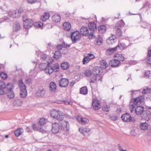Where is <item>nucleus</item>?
<instances>
[{"label": "nucleus", "instance_id": "1", "mask_svg": "<svg viewBox=\"0 0 151 151\" xmlns=\"http://www.w3.org/2000/svg\"><path fill=\"white\" fill-rule=\"evenodd\" d=\"M144 100V96H141L135 99L133 104L130 103L129 108L132 113L134 111V109L135 107V112L137 115H140L144 112V108L143 106H137L142 103Z\"/></svg>", "mask_w": 151, "mask_h": 151}, {"label": "nucleus", "instance_id": "2", "mask_svg": "<svg viewBox=\"0 0 151 151\" xmlns=\"http://www.w3.org/2000/svg\"><path fill=\"white\" fill-rule=\"evenodd\" d=\"M50 115L52 117L59 121L62 120L64 118L63 113L59 110L56 111L55 109L52 110L50 111Z\"/></svg>", "mask_w": 151, "mask_h": 151}, {"label": "nucleus", "instance_id": "3", "mask_svg": "<svg viewBox=\"0 0 151 151\" xmlns=\"http://www.w3.org/2000/svg\"><path fill=\"white\" fill-rule=\"evenodd\" d=\"M19 86L20 89V96L21 98H25L27 95V92L26 86L23 82L22 80H19Z\"/></svg>", "mask_w": 151, "mask_h": 151}, {"label": "nucleus", "instance_id": "4", "mask_svg": "<svg viewBox=\"0 0 151 151\" xmlns=\"http://www.w3.org/2000/svg\"><path fill=\"white\" fill-rule=\"evenodd\" d=\"M23 12V10L20 9L16 10L9 11L8 12V15L11 17L17 18L19 17Z\"/></svg>", "mask_w": 151, "mask_h": 151}, {"label": "nucleus", "instance_id": "5", "mask_svg": "<svg viewBox=\"0 0 151 151\" xmlns=\"http://www.w3.org/2000/svg\"><path fill=\"white\" fill-rule=\"evenodd\" d=\"M23 20L24 22V27L26 29L31 27L33 24L34 22L31 19H27L25 17H23Z\"/></svg>", "mask_w": 151, "mask_h": 151}, {"label": "nucleus", "instance_id": "6", "mask_svg": "<svg viewBox=\"0 0 151 151\" xmlns=\"http://www.w3.org/2000/svg\"><path fill=\"white\" fill-rule=\"evenodd\" d=\"M13 86L11 83H8L6 86V88L7 91V96L10 99L14 97V94L12 91Z\"/></svg>", "mask_w": 151, "mask_h": 151}, {"label": "nucleus", "instance_id": "7", "mask_svg": "<svg viewBox=\"0 0 151 151\" xmlns=\"http://www.w3.org/2000/svg\"><path fill=\"white\" fill-rule=\"evenodd\" d=\"M59 70V66L57 63H56L53 67L48 66V67L46 69V71L48 74L52 73L53 71L57 72Z\"/></svg>", "mask_w": 151, "mask_h": 151}, {"label": "nucleus", "instance_id": "8", "mask_svg": "<svg viewBox=\"0 0 151 151\" xmlns=\"http://www.w3.org/2000/svg\"><path fill=\"white\" fill-rule=\"evenodd\" d=\"M121 118L122 120L125 122H134L135 120L132 117L131 115L128 113H126L122 115Z\"/></svg>", "mask_w": 151, "mask_h": 151}, {"label": "nucleus", "instance_id": "9", "mask_svg": "<svg viewBox=\"0 0 151 151\" xmlns=\"http://www.w3.org/2000/svg\"><path fill=\"white\" fill-rule=\"evenodd\" d=\"M95 58L94 56L91 53H88L84 56L83 60V64H87L89 62Z\"/></svg>", "mask_w": 151, "mask_h": 151}, {"label": "nucleus", "instance_id": "10", "mask_svg": "<svg viewBox=\"0 0 151 151\" xmlns=\"http://www.w3.org/2000/svg\"><path fill=\"white\" fill-rule=\"evenodd\" d=\"M80 37L81 35L79 32L76 31L72 33L71 38L73 42H75L79 40Z\"/></svg>", "mask_w": 151, "mask_h": 151}, {"label": "nucleus", "instance_id": "11", "mask_svg": "<svg viewBox=\"0 0 151 151\" xmlns=\"http://www.w3.org/2000/svg\"><path fill=\"white\" fill-rule=\"evenodd\" d=\"M92 106L95 110H99L101 108V105L99 101L96 99L92 101Z\"/></svg>", "mask_w": 151, "mask_h": 151}, {"label": "nucleus", "instance_id": "12", "mask_svg": "<svg viewBox=\"0 0 151 151\" xmlns=\"http://www.w3.org/2000/svg\"><path fill=\"white\" fill-rule=\"evenodd\" d=\"M60 129V126L59 124L56 122L53 123L52 124V131L54 134L58 133Z\"/></svg>", "mask_w": 151, "mask_h": 151}, {"label": "nucleus", "instance_id": "13", "mask_svg": "<svg viewBox=\"0 0 151 151\" xmlns=\"http://www.w3.org/2000/svg\"><path fill=\"white\" fill-rule=\"evenodd\" d=\"M102 73V70L101 68L96 67L93 69L92 74L96 76L99 77Z\"/></svg>", "mask_w": 151, "mask_h": 151}, {"label": "nucleus", "instance_id": "14", "mask_svg": "<svg viewBox=\"0 0 151 151\" xmlns=\"http://www.w3.org/2000/svg\"><path fill=\"white\" fill-rule=\"evenodd\" d=\"M68 81L67 79L62 78L60 80L59 82V85L61 87H66L68 85Z\"/></svg>", "mask_w": 151, "mask_h": 151}, {"label": "nucleus", "instance_id": "15", "mask_svg": "<svg viewBox=\"0 0 151 151\" xmlns=\"http://www.w3.org/2000/svg\"><path fill=\"white\" fill-rule=\"evenodd\" d=\"M79 131L83 134L84 136H87L89 135V133L90 132L89 129L84 127L80 128L79 129Z\"/></svg>", "mask_w": 151, "mask_h": 151}, {"label": "nucleus", "instance_id": "16", "mask_svg": "<svg viewBox=\"0 0 151 151\" xmlns=\"http://www.w3.org/2000/svg\"><path fill=\"white\" fill-rule=\"evenodd\" d=\"M6 85L5 83L2 81H0V95H3L5 93Z\"/></svg>", "mask_w": 151, "mask_h": 151}, {"label": "nucleus", "instance_id": "17", "mask_svg": "<svg viewBox=\"0 0 151 151\" xmlns=\"http://www.w3.org/2000/svg\"><path fill=\"white\" fill-rule=\"evenodd\" d=\"M109 65L111 67H117L119 66L120 64V62L116 60L115 58L111 60L109 63Z\"/></svg>", "mask_w": 151, "mask_h": 151}, {"label": "nucleus", "instance_id": "18", "mask_svg": "<svg viewBox=\"0 0 151 151\" xmlns=\"http://www.w3.org/2000/svg\"><path fill=\"white\" fill-rule=\"evenodd\" d=\"M48 66H49V63L48 62H47L46 63H41L39 65V68L41 70H44L45 73L47 74L46 69L48 67Z\"/></svg>", "mask_w": 151, "mask_h": 151}, {"label": "nucleus", "instance_id": "19", "mask_svg": "<svg viewBox=\"0 0 151 151\" xmlns=\"http://www.w3.org/2000/svg\"><path fill=\"white\" fill-rule=\"evenodd\" d=\"M81 34L85 36H88V30L87 27L84 26H83L80 29Z\"/></svg>", "mask_w": 151, "mask_h": 151}, {"label": "nucleus", "instance_id": "20", "mask_svg": "<svg viewBox=\"0 0 151 151\" xmlns=\"http://www.w3.org/2000/svg\"><path fill=\"white\" fill-rule=\"evenodd\" d=\"M49 90L51 92H54L56 90L57 86L55 83L53 82H51L49 84Z\"/></svg>", "mask_w": 151, "mask_h": 151}, {"label": "nucleus", "instance_id": "21", "mask_svg": "<svg viewBox=\"0 0 151 151\" xmlns=\"http://www.w3.org/2000/svg\"><path fill=\"white\" fill-rule=\"evenodd\" d=\"M45 94V90L43 88H40L37 91L36 95L39 97H43Z\"/></svg>", "mask_w": 151, "mask_h": 151}, {"label": "nucleus", "instance_id": "22", "mask_svg": "<svg viewBox=\"0 0 151 151\" xmlns=\"http://www.w3.org/2000/svg\"><path fill=\"white\" fill-rule=\"evenodd\" d=\"M114 58L116 59L120 63L121 62L123 61L124 59V57L122 55L118 54L115 55L114 56Z\"/></svg>", "mask_w": 151, "mask_h": 151}, {"label": "nucleus", "instance_id": "23", "mask_svg": "<svg viewBox=\"0 0 151 151\" xmlns=\"http://www.w3.org/2000/svg\"><path fill=\"white\" fill-rule=\"evenodd\" d=\"M116 39L115 38V36H113L110 37L109 39H107L106 42L108 44L111 45L114 43L116 42Z\"/></svg>", "mask_w": 151, "mask_h": 151}, {"label": "nucleus", "instance_id": "24", "mask_svg": "<svg viewBox=\"0 0 151 151\" xmlns=\"http://www.w3.org/2000/svg\"><path fill=\"white\" fill-rule=\"evenodd\" d=\"M52 20L53 22H58L60 21V16L57 14H54L52 17Z\"/></svg>", "mask_w": 151, "mask_h": 151}, {"label": "nucleus", "instance_id": "25", "mask_svg": "<svg viewBox=\"0 0 151 151\" xmlns=\"http://www.w3.org/2000/svg\"><path fill=\"white\" fill-rule=\"evenodd\" d=\"M124 25V22L122 20H120L116 24L115 27V29H121L122 27H123Z\"/></svg>", "mask_w": 151, "mask_h": 151}, {"label": "nucleus", "instance_id": "26", "mask_svg": "<svg viewBox=\"0 0 151 151\" xmlns=\"http://www.w3.org/2000/svg\"><path fill=\"white\" fill-rule=\"evenodd\" d=\"M50 14L48 13L45 12L44 13L41 17V20L42 21H45L48 19L50 17Z\"/></svg>", "mask_w": 151, "mask_h": 151}, {"label": "nucleus", "instance_id": "27", "mask_svg": "<svg viewBox=\"0 0 151 151\" xmlns=\"http://www.w3.org/2000/svg\"><path fill=\"white\" fill-rule=\"evenodd\" d=\"M98 76L93 75V74L91 75L90 77V83H95V82L97 81L98 80H99L100 79H99Z\"/></svg>", "mask_w": 151, "mask_h": 151}, {"label": "nucleus", "instance_id": "28", "mask_svg": "<svg viewBox=\"0 0 151 151\" xmlns=\"http://www.w3.org/2000/svg\"><path fill=\"white\" fill-rule=\"evenodd\" d=\"M103 41V39L100 37V35H99L96 38L94 43L95 44L99 45L101 44Z\"/></svg>", "mask_w": 151, "mask_h": 151}, {"label": "nucleus", "instance_id": "29", "mask_svg": "<svg viewBox=\"0 0 151 151\" xmlns=\"http://www.w3.org/2000/svg\"><path fill=\"white\" fill-rule=\"evenodd\" d=\"M88 27L90 30L93 31H94L96 29V24L93 22H91L88 24Z\"/></svg>", "mask_w": 151, "mask_h": 151}, {"label": "nucleus", "instance_id": "30", "mask_svg": "<svg viewBox=\"0 0 151 151\" xmlns=\"http://www.w3.org/2000/svg\"><path fill=\"white\" fill-rule=\"evenodd\" d=\"M20 24L19 23L15 22L14 23L13 27V30L14 31H17L20 29Z\"/></svg>", "mask_w": 151, "mask_h": 151}, {"label": "nucleus", "instance_id": "31", "mask_svg": "<svg viewBox=\"0 0 151 151\" xmlns=\"http://www.w3.org/2000/svg\"><path fill=\"white\" fill-rule=\"evenodd\" d=\"M22 100L18 98L16 99L13 101V104L15 106H19L22 105Z\"/></svg>", "mask_w": 151, "mask_h": 151}, {"label": "nucleus", "instance_id": "32", "mask_svg": "<svg viewBox=\"0 0 151 151\" xmlns=\"http://www.w3.org/2000/svg\"><path fill=\"white\" fill-rule=\"evenodd\" d=\"M61 127L64 129L65 128L66 131H68L69 129V124L68 121H63L61 125Z\"/></svg>", "mask_w": 151, "mask_h": 151}, {"label": "nucleus", "instance_id": "33", "mask_svg": "<svg viewBox=\"0 0 151 151\" xmlns=\"http://www.w3.org/2000/svg\"><path fill=\"white\" fill-rule=\"evenodd\" d=\"M116 50L117 47H116L113 48L108 49L106 51V53L107 55H109L113 53Z\"/></svg>", "mask_w": 151, "mask_h": 151}, {"label": "nucleus", "instance_id": "34", "mask_svg": "<svg viewBox=\"0 0 151 151\" xmlns=\"http://www.w3.org/2000/svg\"><path fill=\"white\" fill-rule=\"evenodd\" d=\"M70 45L65 44V42H63L62 45L59 44L58 45L57 47V50H62L63 47L65 48H67V47H70Z\"/></svg>", "mask_w": 151, "mask_h": 151}, {"label": "nucleus", "instance_id": "35", "mask_svg": "<svg viewBox=\"0 0 151 151\" xmlns=\"http://www.w3.org/2000/svg\"><path fill=\"white\" fill-rule=\"evenodd\" d=\"M71 24L69 22H66L63 24V27L66 31H69L71 28Z\"/></svg>", "mask_w": 151, "mask_h": 151}, {"label": "nucleus", "instance_id": "36", "mask_svg": "<svg viewBox=\"0 0 151 151\" xmlns=\"http://www.w3.org/2000/svg\"><path fill=\"white\" fill-rule=\"evenodd\" d=\"M131 45V44H130V45H129L127 46H126L125 44L124 43H119L116 47H117V49L118 48L120 49H125L127 47H129Z\"/></svg>", "mask_w": 151, "mask_h": 151}, {"label": "nucleus", "instance_id": "37", "mask_svg": "<svg viewBox=\"0 0 151 151\" xmlns=\"http://www.w3.org/2000/svg\"><path fill=\"white\" fill-rule=\"evenodd\" d=\"M140 127L141 129L145 130L148 128V125L146 122L141 123L140 124Z\"/></svg>", "mask_w": 151, "mask_h": 151}, {"label": "nucleus", "instance_id": "38", "mask_svg": "<svg viewBox=\"0 0 151 151\" xmlns=\"http://www.w3.org/2000/svg\"><path fill=\"white\" fill-rule=\"evenodd\" d=\"M106 29V27L105 25L100 26L98 28L99 32L101 33H105Z\"/></svg>", "mask_w": 151, "mask_h": 151}, {"label": "nucleus", "instance_id": "39", "mask_svg": "<svg viewBox=\"0 0 151 151\" xmlns=\"http://www.w3.org/2000/svg\"><path fill=\"white\" fill-rule=\"evenodd\" d=\"M88 93V89L86 86H84L81 88L80 89V93L86 95Z\"/></svg>", "mask_w": 151, "mask_h": 151}, {"label": "nucleus", "instance_id": "40", "mask_svg": "<svg viewBox=\"0 0 151 151\" xmlns=\"http://www.w3.org/2000/svg\"><path fill=\"white\" fill-rule=\"evenodd\" d=\"M23 132V130L22 128H19L17 129L15 131V134L18 137Z\"/></svg>", "mask_w": 151, "mask_h": 151}, {"label": "nucleus", "instance_id": "41", "mask_svg": "<svg viewBox=\"0 0 151 151\" xmlns=\"http://www.w3.org/2000/svg\"><path fill=\"white\" fill-rule=\"evenodd\" d=\"M100 65L101 68L104 69L106 68L108 66V64L104 60H102L101 61Z\"/></svg>", "mask_w": 151, "mask_h": 151}, {"label": "nucleus", "instance_id": "42", "mask_svg": "<svg viewBox=\"0 0 151 151\" xmlns=\"http://www.w3.org/2000/svg\"><path fill=\"white\" fill-rule=\"evenodd\" d=\"M61 68L63 70H66L69 67V63L67 62H64L61 64Z\"/></svg>", "mask_w": 151, "mask_h": 151}, {"label": "nucleus", "instance_id": "43", "mask_svg": "<svg viewBox=\"0 0 151 151\" xmlns=\"http://www.w3.org/2000/svg\"><path fill=\"white\" fill-rule=\"evenodd\" d=\"M61 56V53L59 50L56 51L54 55V58L56 59L60 58Z\"/></svg>", "mask_w": 151, "mask_h": 151}, {"label": "nucleus", "instance_id": "44", "mask_svg": "<svg viewBox=\"0 0 151 151\" xmlns=\"http://www.w3.org/2000/svg\"><path fill=\"white\" fill-rule=\"evenodd\" d=\"M151 90L150 88H146L143 89L142 93L143 94L149 93L150 92Z\"/></svg>", "mask_w": 151, "mask_h": 151}, {"label": "nucleus", "instance_id": "45", "mask_svg": "<svg viewBox=\"0 0 151 151\" xmlns=\"http://www.w3.org/2000/svg\"><path fill=\"white\" fill-rule=\"evenodd\" d=\"M145 118H148L149 119L151 118V112L149 111H147L145 112Z\"/></svg>", "mask_w": 151, "mask_h": 151}, {"label": "nucleus", "instance_id": "46", "mask_svg": "<svg viewBox=\"0 0 151 151\" xmlns=\"http://www.w3.org/2000/svg\"><path fill=\"white\" fill-rule=\"evenodd\" d=\"M43 24L42 22H39L35 23L34 25L35 27L42 28V27L43 26Z\"/></svg>", "mask_w": 151, "mask_h": 151}, {"label": "nucleus", "instance_id": "47", "mask_svg": "<svg viewBox=\"0 0 151 151\" xmlns=\"http://www.w3.org/2000/svg\"><path fill=\"white\" fill-rule=\"evenodd\" d=\"M84 75L86 76H91V75L92 74L91 70H86L84 73Z\"/></svg>", "mask_w": 151, "mask_h": 151}, {"label": "nucleus", "instance_id": "48", "mask_svg": "<svg viewBox=\"0 0 151 151\" xmlns=\"http://www.w3.org/2000/svg\"><path fill=\"white\" fill-rule=\"evenodd\" d=\"M145 77L149 78H151V71L147 70L145 72Z\"/></svg>", "mask_w": 151, "mask_h": 151}, {"label": "nucleus", "instance_id": "49", "mask_svg": "<svg viewBox=\"0 0 151 151\" xmlns=\"http://www.w3.org/2000/svg\"><path fill=\"white\" fill-rule=\"evenodd\" d=\"M10 19L7 17H5L4 18L0 19V23H1L4 22H9L10 21Z\"/></svg>", "mask_w": 151, "mask_h": 151}, {"label": "nucleus", "instance_id": "50", "mask_svg": "<svg viewBox=\"0 0 151 151\" xmlns=\"http://www.w3.org/2000/svg\"><path fill=\"white\" fill-rule=\"evenodd\" d=\"M47 120L44 118H41L39 121V123L41 125L44 124L47 122Z\"/></svg>", "mask_w": 151, "mask_h": 151}, {"label": "nucleus", "instance_id": "51", "mask_svg": "<svg viewBox=\"0 0 151 151\" xmlns=\"http://www.w3.org/2000/svg\"><path fill=\"white\" fill-rule=\"evenodd\" d=\"M0 76L1 78L4 80L6 79L7 77V74L4 72H1L0 74Z\"/></svg>", "mask_w": 151, "mask_h": 151}, {"label": "nucleus", "instance_id": "52", "mask_svg": "<svg viewBox=\"0 0 151 151\" xmlns=\"http://www.w3.org/2000/svg\"><path fill=\"white\" fill-rule=\"evenodd\" d=\"M110 107L109 105H106L102 108L103 111L106 112H108L110 110Z\"/></svg>", "mask_w": 151, "mask_h": 151}, {"label": "nucleus", "instance_id": "53", "mask_svg": "<svg viewBox=\"0 0 151 151\" xmlns=\"http://www.w3.org/2000/svg\"><path fill=\"white\" fill-rule=\"evenodd\" d=\"M88 122V120L86 118H82L80 123L82 124H85Z\"/></svg>", "mask_w": 151, "mask_h": 151}, {"label": "nucleus", "instance_id": "54", "mask_svg": "<svg viewBox=\"0 0 151 151\" xmlns=\"http://www.w3.org/2000/svg\"><path fill=\"white\" fill-rule=\"evenodd\" d=\"M116 31V35L118 36L119 37H120L122 35V32L121 31V29H115Z\"/></svg>", "mask_w": 151, "mask_h": 151}, {"label": "nucleus", "instance_id": "55", "mask_svg": "<svg viewBox=\"0 0 151 151\" xmlns=\"http://www.w3.org/2000/svg\"><path fill=\"white\" fill-rule=\"evenodd\" d=\"M32 127L33 129L35 131L39 130L40 129V128L38 127H37L36 125L35 124H33L32 125Z\"/></svg>", "mask_w": 151, "mask_h": 151}, {"label": "nucleus", "instance_id": "56", "mask_svg": "<svg viewBox=\"0 0 151 151\" xmlns=\"http://www.w3.org/2000/svg\"><path fill=\"white\" fill-rule=\"evenodd\" d=\"M130 134L133 136L135 137L137 135V133L134 130H132L130 132Z\"/></svg>", "mask_w": 151, "mask_h": 151}, {"label": "nucleus", "instance_id": "57", "mask_svg": "<svg viewBox=\"0 0 151 151\" xmlns=\"http://www.w3.org/2000/svg\"><path fill=\"white\" fill-rule=\"evenodd\" d=\"M88 35L89 38L90 39H93L95 37V36L94 35L93 32L90 33Z\"/></svg>", "mask_w": 151, "mask_h": 151}, {"label": "nucleus", "instance_id": "58", "mask_svg": "<svg viewBox=\"0 0 151 151\" xmlns=\"http://www.w3.org/2000/svg\"><path fill=\"white\" fill-rule=\"evenodd\" d=\"M146 61L147 63L151 64V56L147 57L146 59Z\"/></svg>", "mask_w": 151, "mask_h": 151}, {"label": "nucleus", "instance_id": "59", "mask_svg": "<svg viewBox=\"0 0 151 151\" xmlns=\"http://www.w3.org/2000/svg\"><path fill=\"white\" fill-rule=\"evenodd\" d=\"M47 57L46 55L45 54H42L40 58L41 59H42L43 60H45L46 58Z\"/></svg>", "mask_w": 151, "mask_h": 151}, {"label": "nucleus", "instance_id": "60", "mask_svg": "<svg viewBox=\"0 0 151 151\" xmlns=\"http://www.w3.org/2000/svg\"><path fill=\"white\" fill-rule=\"evenodd\" d=\"M110 118L112 120L116 121L117 119V117L116 115H113L110 116Z\"/></svg>", "mask_w": 151, "mask_h": 151}, {"label": "nucleus", "instance_id": "61", "mask_svg": "<svg viewBox=\"0 0 151 151\" xmlns=\"http://www.w3.org/2000/svg\"><path fill=\"white\" fill-rule=\"evenodd\" d=\"M27 2L29 4H32L37 2L36 0H27Z\"/></svg>", "mask_w": 151, "mask_h": 151}, {"label": "nucleus", "instance_id": "62", "mask_svg": "<svg viewBox=\"0 0 151 151\" xmlns=\"http://www.w3.org/2000/svg\"><path fill=\"white\" fill-rule=\"evenodd\" d=\"M118 150H119V151H122L123 150H123L122 147L119 145H118Z\"/></svg>", "mask_w": 151, "mask_h": 151}, {"label": "nucleus", "instance_id": "63", "mask_svg": "<svg viewBox=\"0 0 151 151\" xmlns=\"http://www.w3.org/2000/svg\"><path fill=\"white\" fill-rule=\"evenodd\" d=\"M82 118H81V117H80V116H78L77 118H76V119H77V120L78 121V122H79V123H81V119H82Z\"/></svg>", "mask_w": 151, "mask_h": 151}, {"label": "nucleus", "instance_id": "64", "mask_svg": "<svg viewBox=\"0 0 151 151\" xmlns=\"http://www.w3.org/2000/svg\"><path fill=\"white\" fill-rule=\"evenodd\" d=\"M147 133L149 135L151 136V128H149L147 131Z\"/></svg>", "mask_w": 151, "mask_h": 151}]
</instances>
